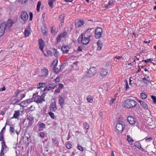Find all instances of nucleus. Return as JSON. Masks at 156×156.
<instances>
[{"label": "nucleus", "mask_w": 156, "mask_h": 156, "mask_svg": "<svg viewBox=\"0 0 156 156\" xmlns=\"http://www.w3.org/2000/svg\"><path fill=\"white\" fill-rule=\"evenodd\" d=\"M13 23L14 22L12 20L9 19L6 23H2L0 25V37L3 34L5 29L11 28Z\"/></svg>", "instance_id": "obj_1"}, {"label": "nucleus", "mask_w": 156, "mask_h": 156, "mask_svg": "<svg viewBox=\"0 0 156 156\" xmlns=\"http://www.w3.org/2000/svg\"><path fill=\"white\" fill-rule=\"evenodd\" d=\"M136 104L135 101L129 99L126 100L124 103L125 107L129 108L135 107Z\"/></svg>", "instance_id": "obj_2"}, {"label": "nucleus", "mask_w": 156, "mask_h": 156, "mask_svg": "<svg viewBox=\"0 0 156 156\" xmlns=\"http://www.w3.org/2000/svg\"><path fill=\"white\" fill-rule=\"evenodd\" d=\"M78 39L79 42H80L83 44L85 45L87 44L90 41L89 36L86 35V33L84 36L83 34L80 35Z\"/></svg>", "instance_id": "obj_3"}, {"label": "nucleus", "mask_w": 156, "mask_h": 156, "mask_svg": "<svg viewBox=\"0 0 156 156\" xmlns=\"http://www.w3.org/2000/svg\"><path fill=\"white\" fill-rule=\"evenodd\" d=\"M29 18V16L27 13L25 11H22L20 15V20L21 23L23 24L25 23L26 21Z\"/></svg>", "instance_id": "obj_4"}, {"label": "nucleus", "mask_w": 156, "mask_h": 156, "mask_svg": "<svg viewBox=\"0 0 156 156\" xmlns=\"http://www.w3.org/2000/svg\"><path fill=\"white\" fill-rule=\"evenodd\" d=\"M44 94H42L41 96L37 95L35 97H34V101L37 103H41L43 101H44Z\"/></svg>", "instance_id": "obj_5"}, {"label": "nucleus", "mask_w": 156, "mask_h": 156, "mask_svg": "<svg viewBox=\"0 0 156 156\" xmlns=\"http://www.w3.org/2000/svg\"><path fill=\"white\" fill-rule=\"evenodd\" d=\"M96 69L93 67L90 68L86 74V76L88 77H90L93 76L96 72Z\"/></svg>", "instance_id": "obj_6"}, {"label": "nucleus", "mask_w": 156, "mask_h": 156, "mask_svg": "<svg viewBox=\"0 0 156 156\" xmlns=\"http://www.w3.org/2000/svg\"><path fill=\"white\" fill-rule=\"evenodd\" d=\"M56 85L54 83H50L47 85L44 88V91L51 90L54 89L56 86Z\"/></svg>", "instance_id": "obj_7"}, {"label": "nucleus", "mask_w": 156, "mask_h": 156, "mask_svg": "<svg viewBox=\"0 0 156 156\" xmlns=\"http://www.w3.org/2000/svg\"><path fill=\"white\" fill-rule=\"evenodd\" d=\"M125 125L123 124V123H118L116 126V128L118 131V133L119 132H122L125 128Z\"/></svg>", "instance_id": "obj_8"}, {"label": "nucleus", "mask_w": 156, "mask_h": 156, "mask_svg": "<svg viewBox=\"0 0 156 156\" xmlns=\"http://www.w3.org/2000/svg\"><path fill=\"white\" fill-rule=\"evenodd\" d=\"M57 109V108L56 105V102H52L51 103L49 108L50 112H55Z\"/></svg>", "instance_id": "obj_9"}, {"label": "nucleus", "mask_w": 156, "mask_h": 156, "mask_svg": "<svg viewBox=\"0 0 156 156\" xmlns=\"http://www.w3.org/2000/svg\"><path fill=\"white\" fill-rule=\"evenodd\" d=\"M108 70L104 68L101 69L100 71V74L101 76L103 77H105L107 74Z\"/></svg>", "instance_id": "obj_10"}, {"label": "nucleus", "mask_w": 156, "mask_h": 156, "mask_svg": "<svg viewBox=\"0 0 156 156\" xmlns=\"http://www.w3.org/2000/svg\"><path fill=\"white\" fill-rule=\"evenodd\" d=\"M38 44L40 49L42 51H43V48L45 45L44 41L42 39H40L38 41Z\"/></svg>", "instance_id": "obj_11"}, {"label": "nucleus", "mask_w": 156, "mask_h": 156, "mask_svg": "<svg viewBox=\"0 0 156 156\" xmlns=\"http://www.w3.org/2000/svg\"><path fill=\"white\" fill-rule=\"evenodd\" d=\"M127 120L130 124L132 125L135 124L136 122V119L130 116H129L127 117Z\"/></svg>", "instance_id": "obj_12"}, {"label": "nucleus", "mask_w": 156, "mask_h": 156, "mask_svg": "<svg viewBox=\"0 0 156 156\" xmlns=\"http://www.w3.org/2000/svg\"><path fill=\"white\" fill-rule=\"evenodd\" d=\"M84 23L83 21L82 20H80L78 21L75 24L76 27H80L83 25Z\"/></svg>", "instance_id": "obj_13"}, {"label": "nucleus", "mask_w": 156, "mask_h": 156, "mask_svg": "<svg viewBox=\"0 0 156 156\" xmlns=\"http://www.w3.org/2000/svg\"><path fill=\"white\" fill-rule=\"evenodd\" d=\"M28 119L29 120L28 124L29 125H32L33 122L34 118L33 116L30 115H27V116Z\"/></svg>", "instance_id": "obj_14"}, {"label": "nucleus", "mask_w": 156, "mask_h": 156, "mask_svg": "<svg viewBox=\"0 0 156 156\" xmlns=\"http://www.w3.org/2000/svg\"><path fill=\"white\" fill-rule=\"evenodd\" d=\"M42 76H47L48 75V71L46 68H44L41 70Z\"/></svg>", "instance_id": "obj_15"}, {"label": "nucleus", "mask_w": 156, "mask_h": 156, "mask_svg": "<svg viewBox=\"0 0 156 156\" xmlns=\"http://www.w3.org/2000/svg\"><path fill=\"white\" fill-rule=\"evenodd\" d=\"M59 102L61 107L62 108L64 104V100L63 98L61 96L59 97Z\"/></svg>", "instance_id": "obj_16"}, {"label": "nucleus", "mask_w": 156, "mask_h": 156, "mask_svg": "<svg viewBox=\"0 0 156 156\" xmlns=\"http://www.w3.org/2000/svg\"><path fill=\"white\" fill-rule=\"evenodd\" d=\"M69 47L67 45L62 46V50L63 53H67L68 51Z\"/></svg>", "instance_id": "obj_17"}, {"label": "nucleus", "mask_w": 156, "mask_h": 156, "mask_svg": "<svg viewBox=\"0 0 156 156\" xmlns=\"http://www.w3.org/2000/svg\"><path fill=\"white\" fill-rule=\"evenodd\" d=\"M39 127V131H41L45 127V125L44 123H41L38 125Z\"/></svg>", "instance_id": "obj_18"}, {"label": "nucleus", "mask_w": 156, "mask_h": 156, "mask_svg": "<svg viewBox=\"0 0 156 156\" xmlns=\"http://www.w3.org/2000/svg\"><path fill=\"white\" fill-rule=\"evenodd\" d=\"M18 105L23 107H26L27 106L28 104L27 103V101L26 100L21 102L20 104H18Z\"/></svg>", "instance_id": "obj_19"}, {"label": "nucleus", "mask_w": 156, "mask_h": 156, "mask_svg": "<svg viewBox=\"0 0 156 156\" xmlns=\"http://www.w3.org/2000/svg\"><path fill=\"white\" fill-rule=\"evenodd\" d=\"M65 16V15L64 14H62L59 16V21H62L61 23V25H62V23L64 22Z\"/></svg>", "instance_id": "obj_20"}, {"label": "nucleus", "mask_w": 156, "mask_h": 156, "mask_svg": "<svg viewBox=\"0 0 156 156\" xmlns=\"http://www.w3.org/2000/svg\"><path fill=\"white\" fill-rule=\"evenodd\" d=\"M2 144V149H2L4 150V149H6L7 147V146L5 144V142L4 140H2V141L1 142Z\"/></svg>", "instance_id": "obj_21"}, {"label": "nucleus", "mask_w": 156, "mask_h": 156, "mask_svg": "<svg viewBox=\"0 0 156 156\" xmlns=\"http://www.w3.org/2000/svg\"><path fill=\"white\" fill-rule=\"evenodd\" d=\"M87 100L88 102L92 103L93 101V97L90 95H89L87 98Z\"/></svg>", "instance_id": "obj_22"}, {"label": "nucleus", "mask_w": 156, "mask_h": 156, "mask_svg": "<svg viewBox=\"0 0 156 156\" xmlns=\"http://www.w3.org/2000/svg\"><path fill=\"white\" fill-rule=\"evenodd\" d=\"M102 32V29L101 27H98V38L101 37Z\"/></svg>", "instance_id": "obj_23"}, {"label": "nucleus", "mask_w": 156, "mask_h": 156, "mask_svg": "<svg viewBox=\"0 0 156 156\" xmlns=\"http://www.w3.org/2000/svg\"><path fill=\"white\" fill-rule=\"evenodd\" d=\"M20 115V112L19 110L15 111V113L13 115V118H17Z\"/></svg>", "instance_id": "obj_24"}, {"label": "nucleus", "mask_w": 156, "mask_h": 156, "mask_svg": "<svg viewBox=\"0 0 156 156\" xmlns=\"http://www.w3.org/2000/svg\"><path fill=\"white\" fill-rule=\"evenodd\" d=\"M103 44L100 40H98V50H101V49L102 46Z\"/></svg>", "instance_id": "obj_25"}, {"label": "nucleus", "mask_w": 156, "mask_h": 156, "mask_svg": "<svg viewBox=\"0 0 156 156\" xmlns=\"http://www.w3.org/2000/svg\"><path fill=\"white\" fill-rule=\"evenodd\" d=\"M142 106L143 108L145 109H147L148 108V106L147 104L144 102L143 101L141 103L140 105Z\"/></svg>", "instance_id": "obj_26"}, {"label": "nucleus", "mask_w": 156, "mask_h": 156, "mask_svg": "<svg viewBox=\"0 0 156 156\" xmlns=\"http://www.w3.org/2000/svg\"><path fill=\"white\" fill-rule=\"evenodd\" d=\"M53 50V53H54L55 56L56 57H58L59 55L58 52L55 49H54Z\"/></svg>", "instance_id": "obj_27"}, {"label": "nucleus", "mask_w": 156, "mask_h": 156, "mask_svg": "<svg viewBox=\"0 0 156 156\" xmlns=\"http://www.w3.org/2000/svg\"><path fill=\"white\" fill-rule=\"evenodd\" d=\"M56 0H48V4L49 6L52 7L53 6V3L55 2Z\"/></svg>", "instance_id": "obj_28"}, {"label": "nucleus", "mask_w": 156, "mask_h": 156, "mask_svg": "<svg viewBox=\"0 0 156 156\" xmlns=\"http://www.w3.org/2000/svg\"><path fill=\"white\" fill-rule=\"evenodd\" d=\"M56 66H53V70L56 73H58L60 72V70L58 68L56 67Z\"/></svg>", "instance_id": "obj_29"}, {"label": "nucleus", "mask_w": 156, "mask_h": 156, "mask_svg": "<svg viewBox=\"0 0 156 156\" xmlns=\"http://www.w3.org/2000/svg\"><path fill=\"white\" fill-rule=\"evenodd\" d=\"M41 5V3L40 1H39L38 2L37 4V12L40 11V7Z\"/></svg>", "instance_id": "obj_30"}, {"label": "nucleus", "mask_w": 156, "mask_h": 156, "mask_svg": "<svg viewBox=\"0 0 156 156\" xmlns=\"http://www.w3.org/2000/svg\"><path fill=\"white\" fill-rule=\"evenodd\" d=\"M141 98L143 99H145L147 97V95L144 93H141L140 94Z\"/></svg>", "instance_id": "obj_31"}, {"label": "nucleus", "mask_w": 156, "mask_h": 156, "mask_svg": "<svg viewBox=\"0 0 156 156\" xmlns=\"http://www.w3.org/2000/svg\"><path fill=\"white\" fill-rule=\"evenodd\" d=\"M45 83H39L38 86V88L40 89L42 87H44L45 86Z\"/></svg>", "instance_id": "obj_32"}, {"label": "nucleus", "mask_w": 156, "mask_h": 156, "mask_svg": "<svg viewBox=\"0 0 156 156\" xmlns=\"http://www.w3.org/2000/svg\"><path fill=\"white\" fill-rule=\"evenodd\" d=\"M24 33L26 37L28 36L30 34L29 31L27 30L26 29L25 30Z\"/></svg>", "instance_id": "obj_33"}, {"label": "nucleus", "mask_w": 156, "mask_h": 156, "mask_svg": "<svg viewBox=\"0 0 156 156\" xmlns=\"http://www.w3.org/2000/svg\"><path fill=\"white\" fill-rule=\"evenodd\" d=\"M48 114L52 119H54L55 118L54 114L52 113V112H48Z\"/></svg>", "instance_id": "obj_34"}, {"label": "nucleus", "mask_w": 156, "mask_h": 156, "mask_svg": "<svg viewBox=\"0 0 156 156\" xmlns=\"http://www.w3.org/2000/svg\"><path fill=\"white\" fill-rule=\"evenodd\" d=\"M47 55H46L45 54H44V55L45 56H51L52 55V53L51 52V51L49 50H48L47 51Z\"/></svg>", "instance_id": "obj_35"}, {"label": "nucleus", "mask_w": 156, "mask_h": 156, "mask_svg": "<svg viewBox=\"0 0 156 156\" xmlns=\"http://www.w3.org/2000/svg\"><path fill=\"white\" fill-rule=\"evenodd\" d=\"M142 80H144V83L145 84H148L149 83L150 80H147L146 78L144 77L142 78Z\"/></svg>", "instance_id": "obj_36"}, {"label": "nucleus", "mask_w": 156, "mask_h": 156, "mask_svg": "<svg viewBox=\"0 0 156 156\" xmlns=\"http://www.w3.org/2000/svg\"><path fill=\"white\" fill-rule=\"evenodd\" d=\"M46 28L44 27H42L41 28V31L42 32L44 35H45V34L47 33L46 32Z\"/></svg>", "instance_id": "obj_37"}, {"label": "nucleus", "mask_w": 156, "mask_h": 156, "mask_svg": "<svg viewBox=\"0 0 156 156\" xmlns=\"http://www.w3.org/2000/svg\"><path fill=\"white\" fill-rule=\"evenodd\" d=\"M134 145L135 146L138 148H140L141 147V145L140 143L139 142H136L134 144Z\"/></svg>", "instance_id": "obj_38"}, {"label": "nucleus", "mask_w": 156, "mask_h": 156, "mask_svg": "<svg viewBox=\"0 0 156 156\" xmlns=\"http://www.w3.org/2000/svg\"><path fill=\"white\" fill-rule=\"evenodd\" d=\"M2 140H4V134L3 133H2V132H0V141H2Z\"/></svg>", "instance_id": "obj_39"}, {"label": "nucleus", "mask_w": 156, "mask_h": 156, "mask_svg": "<svg viewBox=\"0 0 156 156\" xmlns=\"http://www.w3.org/2000/svg\"><path fill=\"white\" fill-rule=\"evenodd\" d=\"M83 125L84 128L85 129H87L89 128V124H88L86 123H84L83 124Z\"/></svg>", "instance_id": "obj_40"}, {"label": "nucleus", "mask_w": 156, "mask_h": 156, "mask_svg": "<svg viewBox=\"0 0 156 156\" xmlns=\"http://www.w3.org/2000/svg\"><path fill=\"white\" fill-rule=\"evenodd\" d=\"M127 140L129 142H133V140L131 138L130 136L129 135L127 136Z\"/></svg>", "instance_id": "obj_41"}, {"label": "nucleus", "mask_w": 156, "mask_h": 156, "mask_svg": "<svg viewBox=\"0 0 156 156\" xmlns=\"http://www.w3.org/2000/svg\"><path fill=\"white\" fill-rule=\"evenodd\" d=\"M60 77L59 76H58L55 80V82L57 84L59 83L60 82Z\"/></svg>", "instance_id": "obj_42"}, {"label": "nucleus", "mask_w": 156, "mask_h": 156, "mask_svg": "<svg viewBox=\"0 0 156 156\" xmlns=\"http://www.w3.org/2000/svg\"><path fill=\"white\" fill-rule=\"evenodd\" d=\"M58 63L57 60H54L52 63V65L53 66H57Z\"/></svg>", "instance_id": "obj_43"}, {"label": "nucleus", "mask_w": 156, "mask_h": 156, "mask_svg": "<svg viewBox=\"0 0 156 156\" xmlns=\"http://www.w3.org/2000/svg\"><path fill=\"white\" fill-rule=\"evenodd\" d=\"M21 91L19 90H16V92L15 93V97H17L18 95L21 93Z\"/></svg>", "instance_id": "obj_44"}, {"label": "nucleus", "mask_w": 156, "mask_h": 156, "mask_svg": "<svg viewBox=\"0 0 156 156\" xmlns=\"http://www.w3.org/2000/svg\"><path fill=\"white\" fill-rule=\"evenodd\" d=\"M67 34V33L66 32H64L61 34L60 35L62 38L64 37Z\"/></svg>", "instance_id": "obj_45"}, {"label": "nucleus", "mask_w": 156, "mask_h": 156, "mask_svg": "<svg viewBox=\"0 0 156 156\" xmlns=\"http://www.w3.org/2000/svg\"><path fill=\"white\" fill-rule=\"evenodd\" d=\"M15 131L14 128L12 126H10L9 131L11 133H14V131Z\"/></svg>", "instance_id": "obj_46"}, {"label": "nucleus", "mask_w": 156, "mask_h": 156, "mask_svg": "<svg viewBox=\"0 0 156 156\" xmlns=\"http://www.w3.org/2000/svg\"><path fill=\"white\" fill-rule=\"evenodd\" d=\"M111 98V99L109 100V104L110 105H112L113 104V102L115 100V98Z\"/></svg>", "instance_id": "obj_47"}, {"label": "nucleus", "mask_w": 156, "mask_h": 156, "mask_svg": "<svg viewBox=\"0 0 156 156\" xmlns=\"http://www.w3.org/2000/svg\"><path fill=\"white\" fill-rule=\"evenodd\" d=\"M62 38V37L61 36H60V34L58 35L57 36V38H56V40H57V41L58 42H60Z\"/></svg>", "instance_id": "obj_48"}, {"label": "nucleus", "mask_w": 156, "mask_h": 156, "mask_svg": "<svg viewBox=\"0 0 156 156\" xmlns=\"http://www.w3.org/2000/svg\"><path fill=\"white\" fill-rule=\"evenodd\" d=\"M152 138L151 137H149L146 138L145 139V140L146 141V142H148L151 141L152 140Z\"/></svg>", "instance_id": "obj_49"}, {"label": "nucleus", "mask_w": 156, "mask_h": 156, "mask_svg": "<svg viewBox=\"0 0 156 156\" xmlns=\"http://www.w3.org/2000/svg\"><path fill=\"white\" fill-rule=\"evenodd\" d=\"M83 47L81 46H79L77 49V50L78 51H82V50L83 49Z\"/></svg>", "instance_id": "obj_50"}, {"label": "nucleus", "mask_w": 156, "mask_h": 156, "mask_svg": "<svg viewBox=\"0 0 156 156\" xmlns=\"http://www.w3.org/2000/svg\"><path fill=\"white\" fill-rule=\"evenodd\" d=\"M151 98L153 100L154 103H156V97L153 95L151 96Z\"/></svg>", "instance_id": "obj_51"}, {"label": "nucleus", "mask_w": 156, "mask_h": 156, "mask_svg": "<svg viewBox=\"0 0 156 156\" xmlns=\"http://www.w3.org/2000/svg\"><path fill=\"white\" fill-rule=\"evenodd\" d=\"M39 136L41 138H43L44 137V133L43 132H41Z\"/></svg>", "instance_id": "obj_52"}, {"label": "nucleus", "mask_w": 156, "mask_h": 156, "mask_svg": "<svg viewBox=\"0 0 156 156\" xmlns=\"http://www.w3.org/2000/svg\"><path fill=\"white\" fill-rule=\"evenodd\" d=\"M72 145L70 144H66V147L68 149H70L72 147Z\"/></svg>", "instance_id": "obj_53"}, {"label": "nucleus", "mask_w": 156, "mask_h": 156, "mask_svg": "<svg viewBox=\"0 0 156 156\" xmlns=\"http://www.w3.org/2000/svg\"><path fill=\"white\" fill-rule=\"evenodd\" d=\"M28 0H19V1L22 3H25Z\"/></svg>", "instance_id": "obj_54"}, {"label": "nucleus", "mask_w": 156, "mask_h": 156, "mask_svg": "<svg viewBox=\"0 0 156 156\" xmlns=\"http://www.w3.org/2000/svg\"><path fill=\"white\" fill-rule=\"evenodd\" d=\"M53 142L55 144H56L57 143V139L56 138H54L52 139Z\"/></svg>", "instance_id": "obj_55"}, {"label": "nucleus", "mask_w": 156, "mask_h": 156, "mask_svg": "<svg viewBox=\"0 0 156 156\" xmlns=\"http://www.w3.org/2000/svg\"><path fill=\"white\" fill-rule=\"evenodd\" d=\"M63 87H64V85L63 84H59V86H58V88L60 90L61 89L63 88Z\"/></svg>", "instance_id": "obj_56"}, {"label": "nucleus", "mask_w": 156, "mask_h": 156, "mask_svg": "<svg viewBox=\"0 0 156 156\" xmlns=\"http://www.w3.org/2000/svg\"><path fill=\"white\" fill-rule=\"evenodd\" d=\"M78 149L80 150L81 151H82L83 150V147L80 146L79 145V144H78Z\"/></svg>", "instance_id": "obj_57"}, {"label": "nucleus", "mask_w": 156, "mask_h": 156, "mask_svg": "<svg viewBox=\"0 0 156 156\" xmlns=\"http://www.w3.org/2000/svg\"><path fill=\"white\" fill-rule=\"evenodd\" d=\"M60 89H58H58H55V92H54V93H59L60 92Z\"/></svg>", "instance_id": "obj_58"}, {"label": "nucleus", "mask_w": 156, "mask_h": 156, "mask_svg": "<svg viewBox=\"0 0 156 156\" xmlns=\"http://www.w3.org/2000/svg\"><path fill=\"white\" fill-rule=\"evenodd\" d=\"M4 151V150L2 149L1 150V152L0 153V156H5L4 155V153L3 152Z\"/></svg>", "instance_id": "obj_59"}, {"label": "nucleus", "mask_w": 156, "mask_h": 156, "mask_svg": "<svg viewBox=\"0 0 156 156\" xmlns=\"http://www.w3.org/2000/svg\"><path fill=\"white\" fill-rule=\"evenodd\" d=\"M98 29V27H97V28H96L95 29V37H96V38H98L97 37V30Z\"/></svg>", "instance_id": "obj_60"}, {"label": "nucleus", "mask_w": 156, "mask_h": 156, "mask_svg": "<svg viewBox=\"0 0 156 156\" xmlns=\"http://www.w3.org/2000/svg\"><path fill=\"white\" fill-rule=\"evenodd\" d=\"M122 57L121 56H116L115 57V58H116L118 59H120Z\"/></svg>", "instance_id": "obj_61"}, {"label": "nucleus", "mask_w": 156, "mask_h": 156, "mask_svg": "<svg viewBox=\"0 0 156 156\" xmlns=\"http://www.w3.org/2000/svg\"><path fill=\"white\" fill-rule=\"evenodd\" d=\"M25 96V94H21V98L20 99L21 100L23 98H24Z\"/></svg>", "instance_id": "obj_62"}, {"label": "nucleus", "mask_w": 156, "mask_h": 156, "mask_svg": "<svg viewBox=\"0 0 156 156\" xmlns=\"http://www.w3.org/2000/svg\"><path fill=\"white\" fill-rule=\"evenodd\" d=\"M64 65L63 64H62L60 67L59 70H61L62 69L64 68Z\"/></svg>", "instance_id": "obj_63"}, {"label": "nucleus", "mask_w": 156, "mask_h": 156, "mask_svg": "<svg viewBox=\"0 0 156 156\" xmlns=\"http://www.w3.org/2000/svg\"><path fill=\"white\" fill-rule=\"evenodd\" d=\"M26 101H27V103L28 104V105L31 102L30 100L29 99H27Z\"/></svg>", "instance_id": "obj_64"}]
</instances>
